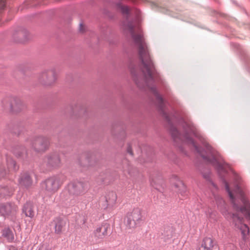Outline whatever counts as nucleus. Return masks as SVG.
Wrapping results in <instances>:
<instances>
[{
  "instance_id": "obj_1",
  "label": "nucleus",
  "mask_w": 250,
  "mask_h": 250,
  "mask_svg": "<svg viewBox=\"0 0 250 250\" xmlns=\"http://www.w3.org/2000/svg\"><path fill=\"white\" fill-rule=\"evenodd\" d=\"M168 130L176 145L182 151H183V144L188 145L193 148L205 162L216 169L231 200L236 213L229 212L225 201L217 194L218 188L212 181L210 169L207 167L198 168L211 192L218 208L227 219L231 220L234 226L241 230L244 238L249 233V228L243 224L244 218L238 213H242L250 220V203L240 176L225 162L219 152L208 144L206 138L198 129H183V134L178 129Z\"/></svg>"
},
{
  "instance_id": "obj_2",
  "label": "nucleus",
  "mask_w": 250,
  "mask_h": 250,
  "mask_svg": "<svg viewBox=\"0 0 250 250\" xmlns=\"http://www.w3.org/2000/svg\"><path fill=\"white\" fill-rule=\"evenodd\" d=\"M87 188L86 183L78 181L71 182L61 193V200L66 206L73 205L75 203V197L84 194Z\"/></svg>"
},
{
  "instance_id": "obj_3",
  "label": "nucleus",
  "mask_w": 250,
  "mask_h": 250,
  "mask_svg": "<svg viewBox=\"0 0 250 250\" xmlns=\"http://www.w3.org/2000/svg\"><path fill=\"white\" fill-rule=\"evenodd\" d=\"M65 179V177L63 175L52 177L42 182V186L49 193L52 194L57 191Z\"/></svg>"
},
{
  "instance_id": "obj_4",
  "label": "nucleus",
  "mask_w": 250,
  "mask_h": 250,
  "mask_svg": "<svg viewBox=\"0 0 250 250\" xmlns=\"http://www.w3.org/2000/svg\"><path fill=\"white\" fill-rule=\"evenodd\" d=\"M38 79L39 82L43 85H52L57 80L55 69L52 68L42 71L39 74Z\"/></svg>"
},
{
  "instance_id": "obj_5",
  "label": "nucleus",
  "mask_w": 250,
  "mask_h": 250,
  "mask_svg": "<svg viewBox=\"0 0 250 250\" xmlns=\"http://www.w3.org/2000/svg\"><path fill=\"white\" fill-rule=\"evenodd\" d=\"M1 103L3 108H7L9 107L12 112H18L23 107V103L21 99L14 96L4 98L2 100Z\"/></svg>"
},
{
  "instance_id": "obj_6",
  "label": "nucleus",
  "mask_w": 250,
  "mask_h": 250,
  "mask_svg": "<svg viewBox=\"0 0 250 250\" xmlns=\"http://www.w3.org/2000/svg\"><path fill=\"white\" fill-rule=\"evenodd\" d=\"M126 228L132 229L139 225L142 221V215L139 208H135L132 212L128 213L125 218Z\"/></svg>"
},
{
  "instance_id": "obj_7",
  "label": "nucleus",
  "mask_w": 250,
  "mask_h": 250,
  "mask_svg": "<svg viewBox=\"0 0 250 250\" xmlns=\"http://www.w3.org/2000/svg\"><path fill=\"white\" fill-rule=\"evenodd\" d=\"M31 146L37 152H44L49 147V141L47 137L38 136L29 141Z\"/></svg>"
},
{
  "instance_id": "obj_8",
  "label": "nucleus",
  "mask_w": 250,
  "mask_h": 250,
  "mask_svg": "<svg viewBox=\"0 0 250 250\" xmlns=\"http://www.w3.org/2000/svg\"><path fill=\"white\" fill-rule=\"evenodd\" d=\"M5 159L7 168H5L3 164H0V178H4L9 171H16L19 169L16 162L10 156L6 155Z\"/></svg>"
},
{
  "instance_id": "obj_9",
  "label": "nucleus",
  "mask_w": 250,
  "mask_h": 250,
  "mask_svg": "<svg viewBox=\"0 0 250 250\" xmlns=\"http://www.w3.org/2000/svg\"><path fill=\"white\" fill-rule=\"evenodd\" d=\"M110 232V226L107 223H104L98 227L94 231L92 237H94L93 241L97 242L103 239Z\"/></svg>"
},
{
  "instance_id": "obj_10",
  "label": "nucleus",
  "mask_w": 250,
  "mask_h": 250,
  "mask_svg": "<svg viewBox=\"0 0 250 250\" xmlns=\"http://www.w3.org/2000/svg\"><path fill=\"white\" fill-rule=\"evenodd\" d=\"M48 169L54 168L61 166V160L59 154L57 152H53L48 154L44 159Z\"/></svg>"
},
{
  "instance_id": "obj_11",
  "label": "nucleus",
  "mask_w": 250,
  "mask_h": 250,
  "mask_svg": "<svg viewBox=\"0 0 250 250\" xmlns=\"http://www.w3.org/2000/svg\"><path fill=\"white\" fill-rule=\"evenodd\" d=\"M18 210L17 206L13 203H6L0 204V214L5 217L14 216Z\"/></svg>"
},
{
  "instance_id": "obj_12",
  "label": "nucleus",
  "mask_w": 250,
  "mask_h": 250,
  "mask_svg": "<svg viewBox=\"0 0 250 250\" xmlns=\"http://www.w3.org/2000/svg\"><path fill=\"white\" fill-rule=\"evenodd\" d=\"M28 32L23 28L19 27L13 34V38L16 42H23L28 39Z\"/></svg>"
},
{
  "instance_id": "obj_13",
  "label": "nucleus",
  "mask_w": 250,
  "mask_h": 250,
  "mask_svg": "<svg viewBox=\"0 0 250 250\" xmlns=\"http://www.w3.org/2000/svg\"><path fill=\"white\" fill-rule=\"evenodd\" d=\"M22 214L27 217L33 218L36 214L35 206L30 201L26 202L22 206Z\"/></svg>"
},
{
  "instance_id": "obj_14",
  "label": "nucleus",
  "mask_w": 250,
  "mask_h": 250,
  "mask_svg": "<svg viewBox=\"0 0 250 250\" xmlns=\"http://www.w3.org/2000/svg\"><path fill=\"white\" fill-rule=\"evenodd\" d=\"M171 180L172 182H174V186L176 188H178L179 193L181 196L184 197L187 195V189L185 185L182 181L179 180V178L177 175H173L171 176Z\"/></svg>"
},
{
  "instance_id": "obj_15",
  "label": "nucleus",
  "mask_w": 250,
  "mask_h": 250,
  "mask_svg": "<svg viewBox=\"0 0 250 250\" xmlns=\"http://www.w3.org/2000/svg\"><path fill=\"white\" fill-rule=\"evenodd\" d=\"M19 183L21 186L28 188L32 186L33 181L28 172H24L21 174Z\"/></svg>"
},
{
  "instance_id": "obj_16",
  "label": "nucleus",
  "mask_w": 250,
  "mask_h": 250,
  "mask_svg": "<svg viewBox=\"0 0 250 250\" xmlns=\"http://www.w3.org/2000/svg\"><path fill=\"white\" fill-rule=\"evenodd\" d=\"M106 204L103 207L104 208L112 207L115 203L117 200V195L113 191L108 192L104 197Z\"/></svg>"
},
{
  "instance_id": "obj_17",
  "label": "nucleus",
  "mask_w": 250,
  "mask_h": 250,
  "mask_svg": "<svg viewBox=\"0 0 250 250\" xmlns=\"http://www.w3.org/2000/svg\"><path fill=\"white\" fill-rule=\"evenodd\" d=\"M52 224L54 226L55 232L57 234H60L64 229L66 221L61 217H57L53 220Z\"/></svg>"
},
{
  "instance_id": "obj_18",
  "label": "nucleus",
  "mask_w": 250,
  "mask_h": 250,
  "mask_svg": "<svg viewBox=\"0 0 250 250\" xmlns=\"http://www.w3.org/2000/svg\"><path fill=\"white\" fill-rule=\"evenodd\" d=\"M93 156L90 154L82 155L79 160L80 165L82 167L93 166L94 165Z\"/></svg>"
},
{
  "instance_id": "obj_19",
  "label": "nucleus",
  "mask_w": 250,
  "mask_h": 250,
  "mask_svg": "<svg viewBox=\"0 0 250 250\" xmlns=\"http://www.w3.org/2000/svg\"><path fill=\"white\" fill-rule=\"evenodd\" d=\"M202 247H203L205 250H212L213 248H217L215 243L209 237H206L203 239Z\"/></svg>"
},
{
  "instance_id": "obj_20",
  "label": "nucleus",
  "mask_w": 250,
  "mask_h": 250,
  "mask_svg": "<svg viewBox=\"0 0 250 250\" xmlns=\"http://www.w3.org/2000/svg\"><path fill=\"white\" fill-rule=\"evenodd\" d=\"M14 154L19 158L26 157L27 153L23 146H17L13 149Z\"/></svg>"
},
{
  "instance_id": "obj_21",
  "label": "nucleus",
  "mask_w": 250,
  "mask_h": 250,
  "mask_svg": "<svg viewBox=\"0 0 250 250\" xmlns=\"http://www.w3.org/2000/svg\"><path fill=\"white\" fill-rule=\"evenodd\" d=\"M173 230L172 228H167L164 230L163 232H162L160 236V239L163 240L165 242H167L169 240L172 236Z\"/></svg>"
},
{
  "instance_id": "obj_22",
  "label": "nucleus",
  "mask_w": 250,
  "mask_h": 250,
  "mask_svg": "<svg viewBox=\"0 0 250 250\" xmlns=\"http://www.w3.org/2000/svg\"><path fill=\"white\" fill-rule=\"evenodd\" d=\"M2 236L9 242H12L14 239L13 233L9 228H5L2 230Z\"/></svg>"
},
{
  "instance_id": "obj_23",
  "label": "nucleus",
  "mask_w": 250,
  "mask_h": 250,
  "mask_svg": "<svg viewBox=\"0 0 250 250\" xmlns=\"http://www.w3.org/2000/svg\"><path fill=\"white\" fill-rule=\"evenodd\" d=\"M14 188L9 186H3L0 188V194L2 196H11L14 191Z\"/></svg>"
},
{
  "instance_id": "obj_24",
  "label": "nucleus",
  "mask_w": 250,
  "mask_h": 250,
  "mask_svg": "<svg viewBox=\"0 0 250 250\" xmlns=\"http://www.w3.org/2000/svg\"><path fill=\"white\" fill-rule=\"evenodd\" d=\"M125 163H126V166L125 168L124 167V170L127 171L128 174H129L131 176H134L135 172L136 171V168L131 166L129 163L126 162V161H125Z\"/></svg>"
},
{
  "instance_id": "obj_25",
  "label": "nucleus",
  "mask_w": 250,
  "mask_h": 250,
  "mask_svg": "<svg viewBox=\"0 0 250 250\" xmlns=\"http://www.w3.org/2000/svg\"><path fill=\"white\" fill-rule=\"evenodd\" d=\"M206 213L208 217L212 218L214 220L216 219L217 214L216 211L212 210L211 209H208L207 211H206Z\"/></svg>"
},
{
  "instance_id": "obj_26",
  "label": "nucleus",
  "mask_w": 250,
  "mask_h": 250,
  "mask_svg": "<svg viewBox=\"0 0 250 250\" xmlns=\"http://www.w3.org/2000/svg\"><path fill=\"white\" fill-rule=\"evenodd\" d=\"M39 250H50V249L47 244H44L40 247Z\"/></svg>"
},
{
  "instance_id": "obj_27",
  "label": "nucleus",
  "mask_w": 250,
  "mask_h": 250,
  "mask_svg": "<svg viewBox=\"0 0 250 250\" xmlns=\"http://www.w3.org/2000/svg\"><path fill=\"white\" fill-rule=\"evenodd\" d=\"M127 152L131 156H133V152L132 150V147L130 146V144L128 145L127 147Z\"/></svg>"
},
{
  "instance_id": "obj_28",
  "label": "nucleus",
  "mask_w": 250,
  "mask_h": 250,
  "mask_svg": "<svg viewBox=\"0 0 250 250\" xmlns=\"http://www.w3.org/2000/svg\"><path fill=\"white\" fill-rule=\"evenodd\" d=\"M156 182H157L155 181V180L154 179H153V178L151 179V185L152 186H154V185H155Z\"/></svg>"
},
{
  "instance_id": "obj_29",
  "label": "nucleus",
  "mask_w": 250,
  "mask_h": 250,
  "mask_svg": "<svg viewBox=\"0 0 250 250\" xmlns=\"http://www.w3.org/2000/svg\"><path fill=\"white\" fill-rule=\"evenodd\" d=\"M8 250H19L17 248H16V247L11 246L9 247Z\"/></svg>"
},
{
  "instance_id": "obj_30",
  "label": "nucleus",
  "mask_w": 250,
  "mask_h": 250,
  "mask_svg": "<svg viewBox=\"0 0 250 250\" xmlns=\"http://www.w3.org/2000/svg\"><path fill=\"white\" fill-rule=\"evenodd\" d=\"M78 223H79L80 222L79 221V220H78ZM87 222V219H83L82 221V222H80V223H82L83 224H84L85 223H86Z\"/></svg>"
},
{
  "instance_id": "obj_31",
  "label": "nucleus",
  "mask_w": 250,
  "mask_h": 250,
  "mask_svg": "<svg viewBox=\"0 0 250 250\" xmlns=\"http://www.w3.org/2000/svg\"><path fill=\"white\" fill-rule=\"evenodd\" d=\"M82 26H83V24L82 23H80V30L82 31Z\"/></svg>"
},
{
  "instance_id": "obj_32",
  "label": "nucleus",
  "mask_w": 250,
  "mask_h": 250,
  "mask_svg": "<svg viewBox=\"0 0 250 250\" xmlns=\"http://www.w3.org/2000/svg\"><path fill=\"white\" fill-rule=\"evenodd\" d=\"M168 159H171V158H170V157H168Z\"/></svg>"
}]
</instances>
